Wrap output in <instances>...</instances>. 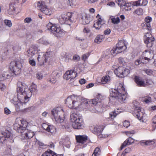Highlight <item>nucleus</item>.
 Instances as JSON below:
<instances>
[{
  "label": "nucleus",
  "instance_id": "33",
  "mask_svg": "<svg viewBox=\"0 0 156 156\" xmlns=\"http://www.w3.org/2000/svg\"><path fill=\"white\" fill-rule=\"evenodd\" d=\"M118 60L119 63L120 64H122V66L123 67H126V68H127V59L126 58L120 57L119 58Z\"/></svg>",
  "mask_w": 156,
  "mask_h": 156
},
{
  "label": "nucleus",
  "instance_id": "36",
  "mask_svg": "<svg viewBox=\"0 0 156 156\" xmlns=\"http://www.w3.org/2000/svg\"><path fill=\"white\" fill-rule=\"evenodd\" d=\"M90 20L87 16H86L84 18H82L81 23L83 25H86L89 23Z\"/></svg>",
  "mask_w": 156,
  "mask_h": 156
},
{
  "label": "nucleus",
  "instance_id": "21",
  "mask_svg": "<svg viewBox=\"0 0 156 156\" xmlns=\"http://www.w3.org/2000/svg\"><path fill=\"white\" fill-rule=\"evenodd\" d=\"M145 22L141 24L144 29H147L148 30H151V28L150 23L152 21V18L150 16H147L144 19Z\"/></svg>",
  "mask_w": 156,
  "mask_h": 156
},
{
  "label": "nucleus",
  "instance_id": "57",
  "mask_svg": "<svg viewBox=\"0 0 156 156\" xmlns=\"http://www.w3.org/2000/svg\"><path fill=\"white\" fill-rule=\"evenodd\" d=\"M135 133V131L134 130H129L127 131V135L132 136Z\"/></svg>",
  "mask_w": 156,
  "mask_h": 156
},
{
  "label": "nucleus",
  "instance_id": "7",
  "mask_svg": "<svg viewBox=\"0 0 156 156\" xmlns=\"http://www.w3.org/2000/svg\"><path fill=\"white\" fill-rule=\"evenodd\" d=\"M18 119H17L15 123L14 124V129L16 131L19 133H22L28 127V123L24 119L20 120V124L18 122Z\"/></svg>",
  "mask_w": 156,
  "mask_h": 156
},
{
  "label": "nucleus",
  "instance_id": "49",
  "mask_svg": "<svg viewBox=\"0 0 156 156\" xmlns=\"http://www.w3.org/2000/svg\"><path fill=\"white\" fill-rule=\"evenodd\" d=\"M117 114V113H116L114 111L111 112L109 114L110 117L111 119H113L116 116Z\"/></svg>",
  "mask_w": 156,
  "mask_h": 156
},
{
  "label": "nucleus",
  "instance_id": "60",
  "mask_svg": "<svg viewBox=\"0 0 156 156\" xmlns=\"http://www.w3.org/2000/svg\"><path fill=\"white\" fill-rule=\"evenodd\" d=\"M79 82L80 84L82 85L84 84L87 82V81L84 79H80Z\"/></svg>",
  "mask_w": 156,
  "mask_h": 156
},
{
  "label": "nucleus",
  "instance_id": "48",
  "mask_svg": "<svg viewBox=\"0 0 156 156\" xmlns=\"http://www.w3.org/2000/svg\"><path fill=\"white\" fill-rule=\"evenodd\" d=\"M5 24L7 26L10 27L12 26V23L10 20H5L4 21Z\"/></svg>",
  "mask_w": 156,
  "mask_h": 156
},
{
  "label": "nucleus",
  "instance_id": "54",
  "mask_svg": "<svg viewBox=\"0 0 156 156\" xmlns=\"http://www.w3.org/2000/svg\"><path fill=\"white\" fill-rule=\"evenodd\" d=\"M49 126V125L45 123H44L42 125V128L47 131V129H48Z\"/></svg>",
  "mask_w": 156,
  "mask_h": 156
},
{
  "label": "nucleus",
  "instance_id": "6",
  "mask_svg": "<svg viewBox=\"0 0 156 156\" xmlns=\"http://www.w3.org/2000/svg\"><path fill=\"white\" fill-rule=\"evenodd\" d=\"M117 90L114 89L110 92L111 98H119L124 96L126 94V91L124 85L120 83L116 84Z\"/></svg>",
  "mask_w": 156,
  "mask_h": 156
},
{
  "label": "nucleus",
  "instance_id": "17",
  "mask_svg": "<svg viewBox=\"0 0 156 156\" xmlns=\"http://www.w3.org/2000/svg\"><path fill=\"white\" fill-rule=\"evenodd\" d=\"M47 52L45 54L42 52L39 53L37 58L39 65L41 66L47 62L48 57L47 56Z\"/></svg>",
  "mask_w": 156,
  "mask_h": 156
},
{
  "label": "nucleus",
  "instance_id": "20",
  "mask_svg": "<svg viewBox=\"0 0 156 156\" xmlns=\"http://www.w3.org/2000/svg\"><path fill=\"white\" fill-rule=\"evenodd\" d=\"M61 72H58L57 71H54L52 72L50 76L49 81L52 83H55L57 79L59 78L62 75Z\"/></svg>",
  "mask_w": 156,
  "mask_h": 156
},
{
  "label": "nucleus",
  "instance_id": "52",
  "mask_svg": "<svg viewBox=\"0 0 156 156\" xmlns=\"http://www.w3.org/2000/svg\"><path fill=\"white\" fill-rule=\"evenodd\" d=\"M0 89L2 91H4L6 89V86L2 83H0Z\"/></svg>",
  "mask_w": 156,
  "mask_h": 156
},
{
  "label": "nucleus",
  "instance_id": "58",
  "mask_svg": "<svg viewBox=\"0 0 156 156\" xmlns=\"http://www.w3.org/2000/svg\"><path fill=\"white\" fill-rule=\"evenodd\" d=\"M29 64L32 66H35L36 65V62L33 59L30 60L29 61Z\"/></svg>",
  "mask_w": 156,
  "mask_h": 156
},
{
  "label": "nucleus",
  "instance_id": "34",
  "mask_svg": "<svg viewBox=\"0 0 156 156\" xmlns=\"http://www.w3.org/2000/svg\"><path fill=\"white\" fill-rule=\"evenodd\" d=\"M116 2L121 8L126 6L127 3L124 0H116Z\"/></svg>",
  "mask_w": 156,
  "mask_h": 156
},
{
  "label": "nucleus",
  "instance_id": "31",
  "mask_svg": "<svg viewBox=\"0 0 156 156\" xmlns=\"http://www.w3.org/2000/svg\"><path fill=\"white\" fill-rule=\"evenodd\" d=\"M42 156H57V155L52 151L48 150L43 154Z\"/></svg>",
  "mask_w": 156,
  "mask_h": 156
},
{
  "label": "nucleus",
  "instance_id": "51",
  "mask_svg": "<svg viewBox=\"0 0 156 156\" xmlns=\"http://www.w3.org/2000/svg\"><path fill=\"white\" fill-rule=\"evenodd\" d=\"M6 79V77L5 74L3 73L0 74V81H2Z\"/></svg>",
  "mask_w": 156,
  "mask_h": 156
},
{
  "label": "nucleus",
  "instance_id": "47",
  "mask_svg": "<svg viewBox=\"0 0 156 156\" xmlns=\"http://www.w3.org/2000/svg\"><path fill=\"white\" fill-rule=\"evenodd\" d=\"M20 49L21 48L18 45H15L13 47V50L15 52H17L20 51Z\"/></svg>",
  "mask_w": 156,
  "mask_h": 156
},
{
  "label": "nucleus",
  "instance_id": "29",
  "mask_svg": "<svg viewBox=\"0 0 156 156\" xmlns=\"http://www.w3.org/2000/svg\"><path fill=\"white\" fill-rule=\"evenodd\" d=\"M140 144L142 146H150L154 144V141L152 140H148L146 141H141L140 143Z\"/></svg>",
  "mask_w": 156,
  "mask_h": 156
},
{
  "label": "nucleus",
  "instance_id": "15",
  "mask_svg": "<svg viewBox=\"0 0 156 156\" xmlns=\"http://www.w3.org/2000/svg\"><path fill=\"white\" fill-rule=\"evenodd\" d=\"M127 68L122 66L119 67L114 71L115 74L119 77H124L126 75Z\"/></svg>",
  "mask_w": 156,
  "mask_h": 156
},
{
  "label": "nucleus",
  "instance_id": "12",
  "mask_svg": "<svg viewBox=\"0 0 156 156\" xmlns=\"http://www.w3.org/2000/svg\"><path fill=\"white\" fill-rule=\"evenodd\" d=\"M154 38L150 33H147L144 35V42L146 44L147 47L151 48L153 45Z\"/></svg>",
  "mask_w": 156,
  "mask_h": 156
},
{
  "label": "nucleus",
  "instance_id": "1",
  "mask_svg": "<svg viewBox=\"0 0 156 156\" xmlns=\"http://www.w3.org/2000/svg\"><path fill=\"white\" fill-rule=\"evenodd\" d=\"M17 98H19V94L24 95V98H30L32 94L36 93L37 91V86L33 83L30 86L29 89L25 84L20 81L17 83Z\"/></svg>",
  "mask_w": 156,
  "mask_h": 156
},
{
  "label": "nucleus",
  "instance_id": "5",
  "mask_svg": "<svg viewBox=\"0 0 156 156\" xmlns=\"http://www.w3.org/2000/svg\"><path fill=\"white\" fill-rule=\"evenodd\" d=\"M22 65L19 60L11 61L9 65V72L15 75H18L20 73Z\"/></svg>",
  "mask_w": 156,
  "mask_h": 156
},
{
  "label": "nucleus",
  "instance_id": "16",
  "mask_svg": "<svg viewBox=\"0 0 156 156\" xmlns=\"http://www.w3.org/2000/svg\"><path fill=\"white\" fill-rule=\"evenodd\" d=\"M47 27L48 30H51L53 33L60 34L62 32L61 28L56 24L49 23L47 25Z\"/></svg>",
  "mask_w": 156,
  "mask_h": 156
},
{
  "label": "nucleus",
  "instance_id": "26",
  "mask_svg": "<svg viewBox=\"0 0 156 156\" xmlns=\"http://www.w3.org/2000/svg\"><path fill=\"white\" fill-rule=\"evenodd\" d=\"M67 99L66 101V103L72 105L71 107H73L76 105H79V103L77 100H72L71 99V98H67Z\"/></svg>",
  "mask_w": 156,
  "mask_h": 156
},
{
  "label": "nucleus",
  "instance_id": "40",
  "mask_svg": "<svg viewBox=\"0 0 156 156\" xmlns=\"http://www.w3.org/2000/svg\"><path fill=\"white\" fill-rule=\"evenodd\" d=\"M47 131L51 133H54L56 132L55 128L52 125H49Z\"/></svg>",
  "mask_w": 156,
  "mask_h": 156
},
{
  "label": "nucleus",
  "instance_id": "59",
  "mask_svg": "<svg viewBox=\"0 0 156 156\" xmlns=\"http://www.w3.org/2000/svg\"><path fill=\"white\" fill-rule=\"evenodd\" d=\"M111 32V30L109 28H108L104 31V34L105 35L109 34H110Z\"/></svg>",
  "mask_w": 156,
  "mask_h": 156
},
{
  "label": "nucleus",
  "instance_id": "45",
  "mask_svg": "<svg viewBox=\"0 0 156 156\" xmlns=\"http://www.w3.org/2000/svg\"><path fill=\"white\" fill-rule=\"evenodd\" d=\"M142 60H144L143 59V57H140L139 59H138L135 61V65H138L140 63H143V61Z\"/></svg>",
  "mask_w": 156,
  "mask_h": 156
},
{
  "label": "nucleus",
  "instance_id": "30",
  "mask_svg": "<svg viewBox=\"0 0 156 156\" xmlns=\"http://www.w3.org/2000/svg\"><path fill=\"white\" fill-rule=\"evenodd\" d=\"M111 79L110 76L108 75H106L103 76L101 79V82L103 84H105L109 82L110 81Z\"/></svg>",
  "mask_w": 156,
  "mask_h": 156
},
{
  "label": "nucleus",
  "instance_id": "50",
  "mask_svg": "<svg viewBox=\"0 0 156 156\" xmlns=\"http://www.w3.org/2000/svg\"><path fill=\"white\" fill-rule=\"evenodd\" d=\"M134 140L131 137H129L127 139V145H130L133 143Z\"/></svg>",
  "mask_w": 156,
  "mask_h": 156
},
{
  "label": "nucleus",
  "instance_id": "42",
  "mask_svg": "<svg viewBox=\"0 0 156 156\" xmlns=\"http://www.w3.org/2000/svg\"><path fill=\"white\" fill-rule=\"evenodd\" d=\"M133 2H131L130 3L127 2V11L131 10L133 9L134 6L136 5L133 4Z\"/></svg>",
  "mask_w": 156,
  "mask_h": 156
},
{
  "label": "nucleus",
  "instance_id": "46",
  "mask_svg": "<svg viewBox=\"0 0 156 156\" xmlns=\"http://www.w3.org/2000/svg\"><path fill=\"white\" fill-rule=\"evenodd\" d=\"M153 125L152 127L153 128V130L155 129L156 128V115L152 119Z\"/></svg>",
  "mask_w": 156,
  "mask_h": 156
},
{
  "label": "nucleus",
  "instance_id": "55",
  "mask_svg": "<svg viewBox=\"0 0 156 156\" xmlns=\"http://www.w3.org/2000/svg\"><path fill=\"white\" fill-rule=\"evenodd\" d=\"M80 59V57L77 55H74L73 58V60L74 61H79Z\"/></svg>",
  "mask_w": 156,
  "mask_h": 156
},
{
  "label": "nucleus",
  "instance_id": "10",
  "mask_svg": "<svg viewBox=\"0 0 156 156\" xmlns=\"http://www.w3.org/2000/svg\"><path fill=\"white\" fill-rule=\"evenodd\" d=\"M38 9L46 15H50L51 13V10L47 7L43 2H38L37 3Z\"/></svg>",
  "mask_w": 156,
  "mask_h": 156
},
{
  "label": "nucleus",
  "instance_id": "9",
  "mask_svg": "<svg viewBox=\"0 0 156 156\" xmlns=\"http://www.w3.org/2000/svg\"><path fill=\"white\" fill-rule=\"evenodd\" d=\"M73 16L72 12H68L62 14L59 21L61 24L70 25L73 22L71 18Z\"/></svg>",
  "mask_w": 156,
  "mask_h": 156
},
{
  "label": "nucleus",
  "instance_id": "39",
  "mask_svg": "<svg viewBox=\"0 0 156 156\" xmlns=\"http://www.w3.org/2000/svg\"><path fill=\"white\" fill-rule=\"evenodd\" d=\"M101 153L100 148L98 147H96L94 150V152L92 154V156H99Z\"/></svg>",
  "mask_w": 156,
  "mask_h": 156
},
{
  "label": "nucleus",
  "instance_id": "64",
  "mask_svg": "<svg viewBox=\"0 0 156 156\" xmlns=\"http://www.w3.org/2000/svg\"><path fill=\"white\" fill-rule=\"evenodd\" d=\"M5 113L7 115L11 113V111L7 108H4Z\"/></svg>",
  "mask_w": 156,
  "mask_h": 156
},
{
  "label": "nucleus",
  "instance_id": "24",
  "mask_svg": "<svg viewBox=\"0 0 156 156\" xmlns=\"http://www.w3.org/2000/svg\"><path fill=\"white\" fill-rule=\"evenodd\" d=\"M25 131V132L24 134H23V135H24V137L26 139H28L32 138L35 134L34 132L28 129H26Z\"/></svg>",
  "mask_w": 156,
  "mask_h": 156
},
{
  "label": "nucleus",
  "instance_id": "22",
  "mask_svg": "<svg viewBox=\"0 0 156 156\" xmlns=\"http://www.w3.org/2000/svg\"><path fill=\"white\" fill-rule=\"evenodd\" d=\"M38 51V46L36 44H33L29 49L27 51V55L28 57H32Z\"/></svg>",
  "mask_w": 156,
  "mask_h": 156
},
{
  "label": "nucleus",
  "instance_id": "27",
  "mask_svg": "<svg viewBox=\"0 0 156 156\" xmlns=\"http://www.w3.org/2000/svg\"><path fill=\"white\" fill-rule=\"evenodd\" d=\"M133 4L136 6L139 5L145 6L147 5V0H138L135 2H133Z\"/></svg>",
  "mask_w": 156,
  "mask_h": 156
},
{
  "label": "nucleus",
  "instance_id": "3",
  "mask_svg": "<svg viewBox=\"0 0 156 156\" xmlns=\"http://www.w3.org/2000/svg\"><path fill=\"white\" fill-rule=\"evenodd\" d=\"M70 119V123L74 129H82L84 127L82 117L78 113L71 114Z\"/></svg>",
  "mask_w": 156,
  "mask_h": 156
},
{
  "label": "nucleus",
  "instance_id": "11",
  "mask_svg": "<svg viewBox=\"0 0 156 156\" xmlns=\"http://www.w3.org/2000/svg\"><path fill=\"white\" fill-rule=\"evenodd\" d=\"M29 98H23L22 100L21 98H13L11 100L12 102L16 105V108L18 111L20 110L19 109L22 106L23 104H25L29 100Z\"/></svg>",
  "mask_w": 156,
  "mask_h": 156
},
{
  "label": "nucleus",
  "instance_id": "28",
  "mask_svg": "<svg viewBox=\"0 0 156 156\" xmlns=\"http://www.w3.org/2000/svg\"><path fill=\"white\" fill-rule=\"evenodd\" d=\"M67 4L72 6L74 7L78 4V0H65Z\"/></svg>",
  "mask_w": 156,
  "mask_h": 156
},
{
  "label": "nucleus",
  "instance_id": "41",
  "mask_svg": "<svg viewBox=\"0 0 156 156\" xmlns=\"http://www.w3.org/2000/svg\"><path fill=\"white\" fill-rule=\"evenodd\" d=\"M111 20L112 23L114 24H117L120 22V19L118 17L112 18Z\"/></svg>",
  "mask_w": 156,
  "mask_h": 156
},
{
  "label": "nucleus",
  "instance_id": "23",
  "mask_svg": "<svg viewBox=\"0 0 156 156\" xmlns=\"http://www.w3.org/2000/svg\"><path fill=\"white\" fill-rule=\"evenodd\" d=\"M134 81L138 87H145L144 80L139 76H135Z\"/></svg>",
  "mask_w": 156,
  "mask_h": 156
},
{
  "label": "nucleus",
  "instance_id": "38",
  "mask_svg": "<svg viewBox=\"0 0 156 156\" xmlns=\"http://www.w3.org/2000/svg\"><path fill=\"white\" fill-rule=\"evenodd\" d=\"M145 87L147 86H148L152 85L153 84V82L152 80L150 79H146L144 80Z\"/></svg>",
  "mask_w": 156,
  "mask_h": 156
},
{
  "label": "nucleus",
  "instance_id": "14",
  "mask_svg": "<svg viewBox=\"0 0 156 156\" xmlns=\"http://www.w3.org/2000/svg\"><path fill=\"white\" fill-rule=\"evenodd\" d=\"M96 18L97 20L94 21L93 27L96 30H99L105 24V21L103 19L101 18V16L99 14L97 15Z\"/></svg>",
  "mask_w": 156,
  "mask_h": 156
},
{
  "label": "nucleus",
  "instance_id": "44",
  "mask_svg": "<svg viewBox=\"0 0 156 156\" xmlns=\"http://www.w3.org/2000/svg\"><path fill=\"white\" fill-rule=\"evenodd\" d=\"M90 55L89 52L85 54H83L82 57V59L84 62L88 58Z\"/></svg>",
  "mask_w": 156,
  "mask_h": 156
},
{
  "label": "nucleus",
  "instance_id": "25",
  "mask_svg": "<svg viewBox=\"0 0 156 156\" xmlns=\"http://www.w3.org/2000/svg\"><path fill=\"white\" fill-rule=\"evenodd\" d=\"M76 139L77 142L83 144L87 140V137L85 135H79L76 136Z\"/></svg>",
  "mask_w": 156,
  "mask_h": 156
},
{
  "label": "nucleus",
  "instance_id": "56",
  "mask_svg": "<svg viewBox=\"0 0 156 156\" xmlns=\"http://www.w3.org/2000/svg\"><path fill=\"white\" fill-rule=\"evenodd\" d=\"M145 72L149 75H151L153 74V71L151 69H146L145 71Z\"/></svg>",
  "mask_w": 156,
  "mask_h": 156
},
{
  "label": "nucleus",
  "instance_id": "62",
  "mask_svg": "<svg viewBox=\"0 0 156 156\" xmlns=\"http://www.w3.org/2000/svg\"><path fill=\"white\" fill-rule=\"evenodd\" d=\"M43 76L42 75L41 73H38L36 74V77L38 79L40 80L42 79L43 77Z\"/></svg>",
  "mask_w": 156,
  "mask_h": 156
},
{
  "label": "nucleus",
  "instance_id": "19",
  "mask_svg": "<svg viewBox=\"0 0 156 156\" xmlns=\"http://www.w3.org/2000/svg\"><path fill=\"white\" fill-rule=\"evenodd\" d=\"M12 134L10 131L5 130L3 132L0 133V142L2 143L6 138H10L12 137Z\"/></svg>",
  "mask_w": 156,
  "mask_h": 156
},
{
  "label": "nucleus",
  "instance_id": "32",
  "mask_svg": "<svg viewBox=\"0 0 156 156\" xmlns=\"http://www.w3.org/2000/svg\"><path fill=\"white\" fill-rule=\"evenodd\" d=\"M104 38L105 37L103 35H98L94 40V42L96 43H100L102 41Z\"/></svg>",
  "mask_w": 156,
  "mask_h": 156
},
{
  "label": "nucleus",
  "instance_id": "8",
  "mask_svg": "<svg viewBox=\"0 0 156 156\" xmlns=\"http://www.w3.org/2000/svg\"><path fill=\"white\" fill-rule=\"evenodd\" d=\"M127 48L126 45L125 44L124 41L123 40L119 41L116 44L115 47H114L111 51V54L113 56L116 54L121 53Z\"/></svg>",
  "mask_w": 156,
  "mask_h": 156
},
{
  "label": "nucleus",
  "instance_id": "2",
  "mask_svg": "<svg viewBox=\"0 0 156 156\" xmlns=\"http://www.w3.org/2000/svg\"><path fill=\"white\" fill-rule=\"evenodd\" d=\"M51 114L54 116L55 121L57 123L62 124L63 128H65L69 131H70L69 127L66 123L64 122V113L63 109L62 108L57 107L52 109L51 111Z\"/></svg>",
  "mask_w": 156,
  "mask_h": 156
},
{
  "label": "nucleus",
  "instance_id": "18",
  "mask_svg": "<svg viewBox=\"0 0 156 156\" xmlns=\"http://www.w3.org/2000/svg\"><path fill=\"white\" fill-rule=\"evenodd\" d=\"M77 74V73L74 70H68L64 74V78L66 80H71L76 77Z\"/></svg>",
  "mask_w": 156,
  "mask_h": 156
},
{
  "label": "nucleus",
  "instance_id": "61",
  "mask_svg": "<svg viewBox=\"0 0 156 156\" xmlns=\"http://www.w3.org/2000/svg\"><path fill=\"white\" fill-rule=\"evenodd\" d=\"M83 31L85 33H88L90 32V30L88 27H85L84 28Z\"/></svg>",
  "mask_w": 156,
  "mask_h": 156
},
{
  "label": "nucleus",
  "instance_id": "43",
  "mask_svg": "<svg viewBox=\"0 0 156 156\" xmlns=\"http://www.w3.org/2000/svg\"><path fill=\"white\" fill-rule=\"evenodd\" d=\"M94 131L97 133H99L101 132L103 130V129L101 128V126H96L94 127Z\"/></svg>",
  "mask_w": 156,
  "mask_h": 156
},
{
  "label": "nucleus",
  "instance_id": "63",
  "mask_svg": "<svg viewBox=\"0 0 156 156\" xmlns=\"http://www.w3.org/2000/svg\"><path fill=\"white\" fill-rule=\"evenodd\" d=\"M151 98H145L143 101L146 103L148 104L151 102Z\"/></svg>",
  "mask_w": 156,
  "mask_h": 156
},
{
  "label": "nucleus",
  "instance_id": "37",
  "mask_svg": "<svg viewBox=\"0 0 156 156\" xmlns=\"http://www.w3.org/2000/svg\"><path fill=\"white\" fill-rule=\"evenodd\" d=\"M133 13L134 14H136L138 16H141L143 14L144 12L142 9L139 8L135 10Z\"/></svg>",
  "mask_w": 156,
  "mask_h": 156
},
{
  "label": "nucleus",
  "instance_id": "53",
  "mask_svg": "<svg viewBox=\"0 0 156 156\" xmlns=\"http://www.w3.org/2000/svg\"><path fill=\"white\" fill-rule=\"evenodd\" d=\"M112 100H114L115 101H119L120 103H122L123 101V98H112Z\"/></svg>",
  "mask_w": 156,
  "mask_h": 156
},
{
  "label": "nucleus",
  "instance_id": "13",
  "mask_svg": "<svg viewBox=\"0 0 156 156\" xmlns=\"http://www.w3.org/2000/svg\"><path fill=\"white\" fill-rule=\"evenodd\" d=\"M143 59L144 60L143 64L147 63L153 59L154 57V54L153 52H151L150 50H145L143 53Z\"/></svg>",
  "mask_w": 156,
  "mask_h": 156
},
{
  "label": "nucleus",
  "instance_id": "35",
  "mask_svg": "<svg viewBox=\"0 0 156 156\" xmlns=\"http://www.w3.org/2000/svg\"><path fill=\"white\" fill-rule=\"evenodd\" d=\"M16 2L15 1H13L11 2L9 4V11L10 12H13L15 10V5Z\"/></svg>",
  "mask_w": 156,
  "mask_h": 156
},
{
  "label": "nucleus",
  "instance_id": "4",
  "mask_svg": "<svg viewBox=\"0 0 156 156\" xmlns=\"http://www.w3.org/2000/svg\"><path fill=\"white\" fill-rule=\"evenodd\" d=\"M135 108L133 113V115L137 118L140 121L144 122L146 115L143 109L140 107V104L138 102L135 101L133 102Z\"/></svg>",
  "mask_w": 156,
  "mask_h": 156
}]
</instances>
